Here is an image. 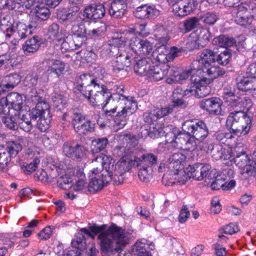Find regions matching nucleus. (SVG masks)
<instances>
[{
  "mask_svg": "<svg viewBox=\"0 0 256 256\" xmlns=\"http://www.w3.org/2000/svg\"><path fill=\"white\" fill-rule=\"evenodd\" d=\"M242 108L230 110L226 119V126L232 130L235 134L244 136L249 132L252 122L251 117L242 110Z\"/></svg>",
  "mask_w": 256,
  "mask_h": 256,
  "instance_id": "20e7f679",
  "label": "nucleus"
},
{
  "mask_svg": "<svg viewBox=\"0 0 256 256\" xmlns=\"http://www.w3.org/2000/svg\"><path fill=\"white\" fill-rule=\"evenodd\" d=\"M48 73L54 74L57 78H59L64 70V64L58 60H49L47 62Z\"/></svg>",
  "mask_w": 256,
  "mask_h": 256,
  "instance_id": "f704fd0d",
  "label": "nucleus"
},
{
  "mask_svg": "<svg viewBox=\"0 0 256 256\" xmlns=\"http://www.w3.org/2000/svg\"><path fill=\"white\" fill-rule=\"evenodd\" d=\"M106 10L102 4H94L85 8L84 16L89 19L102 18L105 14Z\"/></svg>",
  "mask_w": 256,
  "mask_h": 256,
  "instance_id": "a878e982",
  "label": "nucleus"
},
{
  "mask_svg": "<svg viewBox=\"0 0 256 256\" xmlns=\"http://www.w3.org/2000/svg\"><path fill=\"white\" fill-rule=\"evenodd\" d=\"M130 116L124 110H117L114 116H115L114 118V122L117 126H118L119 128H124L127 122V116Z\"/></svg>",
  "mask_w": 256,
  "mask_h": 256,
  "instance_id": "49530a36",
  "label": "nucleus"
},
{
  "mask_svg": "<svg viewBox=\"0 0 256 256\" xmlns=\"http://www.w3.org/2000/svg\"><path fill=\"white\" fill-rule=\"evenodd\" d=\"M134 16L140 19L154 18L160 14V11L154 6L142 5L134 12Z\"/></svg>",
  "mask_w": 256,
  "mask_h": 256,
  "instance_id": "5701e85b",
  "label": "nucleus"
},
{
  "mask_svg": "<svg viewBox=\"0 0 256 256\" xmlns=\"http://www.w3.org/2000/svg\"><path fill=\"white\" fill-rule=\"evenodd\" d=\"M6 102L11 108L12 112H14V115L18 113L24 112L22 110V96L18 92H11L7 95L6 98H2V102Z\"/></svg>",
  "mask_w": 256,
  "mask_h": 256,
  "instance_id": "412c9836",
  "label": "nucleus"
},
{
  "mask_svg": "<svg viewBox=\"0 0 256 256\" xmlns=\"http://www.w3.org/2000/svg\"><path fill=\"white\" fill-rule=\"evenodd\" d=\"M88 150L76 141L65 142L62 146V152L73 160L80 161L84 158Z\"/></svg>",
  "mask_w": 256,
  "mask_h": 256,
  "instance_id": "9b49d317",
  "label": "nucleus"
},
{
  "mask_svg": "<svg viewBox=\"0 0 256 256\" xmlns=\"http://www.w3.org/2000/svg\"><path fill=\"white\" fill-rule=\"evenodd\" d=\"M232 14L236 23L246 26L252 22L250 16L255 17L256 20V4L252 2L248 5L241 4L232 8Z\"/></svg>",
  "mask_w": 256,
  "mask_h": 256,
  "instance_id": "1a4fd4ad",
  "label": "nucleus"
},
{
  "mask_svg": "<svg viewBox=\"0 0 256 256\" xmlns=\"http://www.w3.org/2000/svg\"><path fill=\"white\" fill-rule=\"evenodd\" d=\"M210 34L209 29L204 28H197L190 35V38L192 39V42H195L194 46L195 48L196 45L198 46H206L210 41Z\"/></svg>",
  "mask_w": 256,
  "mask_h": 256,
  "instance_id": "aec40b11",
  "label": "nucleus"
},
{
  "mask_svg": "<svg viewBox=\"0 0 256 256\" xmlns=\"http://www.w3.org/2000/svg\"><path fill=\"white\" fill-rule=\"evenodd\" d=\"M34 12L36 17L42 20H46L50 16V10L43 4H36Z\"/></svg>",
  "mask_w": 256,
  "mask_h": 256,
  "instance_id": "a18cd8bd",
  "label": "nucleus"
},
{
  "mask_svg": "<svg viewBox=\"0 0 256 256\" xmlns=\"http://www.w3.org/2000/svg\"><path fill=\"white\" fill-rule=\"evenodd\" d=\"M81 92L93 106L103 104L102 108L105 113L106 112L108 101L112 99L113 94H111L106 86L100 84L98 80L94 79L91 84L82 90Z\"/></svg>",
  "mask_w": 256,
  "mask_h": 256,
  "instance_id": "7ed1b4c3",
  "label": "nucleus"
},
{
  "mask_svg": "<svg viewBox=\"0 0 256 256\" xmlns=\"http://www.w3.org/2000/svg\"><path fill=\"white\" fill-rule=\"evenodd\" d=\"M186 160L184 154L180 153H174L169 158V168H173L175 170H180L183 168V163Z\"/></svg>",
  "mask_w": 256,
  "mask_h": 256,
  "instance_id": "e433bc0d",
  "label": "nucleus"
},
{
  "mask_svg": "<svg viewBox=\"0 0 256 256\" xmlns=\"http://www.w3.org/2000/svg\"><path fill=\"white\" fill-rule=\"evenodd\" d=\"M94 79L90 74H84L80 75L77 80L79 86L84 89L86 86L91 84L94 82Z\"/></svg>",
  "mask_w": 256,
  "mask_h": 256,
  "instance_id": "13d9d810",
  "label": "nucleus"
},
{
  "mask_svg": "<svg viewBox=\"0 0 256 256\" xmlns=\"http://www.w3.org/2000/svg\"><path fill=\"white\" fill-rule=\"evenodd\" d=\"M106 226L104 224L100 226H93L90 227V230L89 232L86 228H82L81 229L80 231L84 232V234H86L88 236L92 238V239L94 238V236L98 234L99 235L102 232H104V230L106 228Z\"/></svg>",
  "mask_w": 256,
  "mask_h": 256,
  "instance_id": "5fc2aeb1",
  "label": "nucleus"
},
{
  "mask_svg": "<svg viewBox=\"0 0 256 256\" xmlns=\"http://www.w3.org/2000/svg\"><path fill=\"white\" fill-rule=\"evenodd\" d=\"M215 62L216 55L214 52L210 49H204L200 53L199 59L192 63V66L197 70L198 68H200L199 64H201L202 68H209Z\"/></svg>",
  "mask_w": 256,
  "mask_h": 256,
  "instance_id": "6ab92c4d",
  "label": "nucleus"
},
{
  "mask_svg": "<svg viewBox=\"0 0 256 256\" xmlns=\"http://www.w3.org/2000/svg\"><path fill=\"white\" fill-rule=\"evenodd\" d=\"M16 116L14 114H12V112L10 113V115L7 114V116L2 118V122L5 124V126L10 130H16L18 128V125L16 122Z\"/></svg>",
  "mask_w": 256,
  "mask_h": 256,
  "instance_id": "603ef678",
  "label": "nucleus"
},
{
  "mask_svg": "<svg viewBox=\"0 0 256 256\" xmlns=\"http://www.w3.org/2000/svg\"><path fill=\"white\" fill-rule=\"evenodd\" d=\"M143 118L144 122L146 123L144 125L148 126L154 124V122L158 119L156 110L145 112L143 114Z\"/></svg>",
  "mask_w": 256,
  "mask_h": 256,
  "instance_id": "4d7b16f0",
  "label": "nucleus"
},
{
  "mask_svg": "<svg viewBox=\"0 0 256 256\" xmlns=\"http://www.w3.org/2000/svg\"><path fill=\"white\" fill-rule=\"evenodd\" d=\"M212 44L218 45L220 47H230L236 46V40L233 38L224 35H220L213 39Z\"/></svg>",
  "mask_w": 256,
  "mask_h": 256,
  "instance_id": "4c0bfd02",
  "label": "nucleus"
},
{
  "mask_svg": "<svg viewBox=\"0 0 256 256\" xmlns=\"http://www.w3.org/2000/svg\"><path fill=\"white\" fill-rule=\"evenodd\" d=\"M105 25L102 23L92 22H88L87 38H96L100 36L106 31Z\"/></svg>",
  "mask_w": 256,
  "mask_h": 256,
  "instance_id": "c756f323",
  "label": "nucleus"
},
{
  "mask_svg": "<svg viewBox=\"0 0 256 256\" xmlns=\"http://www.w3.org/2000/svg\"><path fill=\"white\" fill-rule=\"evenodd\" d=\"M127 41L126 38L124 34L117 35L114 36L109 40L108 47L106 50H104L102 54L104 52H108L109 56L116 54L118 52V48L124 47Z\"/></svg>",
  "mask_w": 256,
  "mask_h": 256,
  "instance_id": "bb28decb",
  "label": "nucleus"
},
{
  "mask_svg": "<svg viewBox=\"0 0 256 256\" xmlns=\"http://www.w3.org/2000/svg\"><path fill=\"white\" fill-rule=\"evenodd\" d=\"M108 144V139L102 138L95 139L92 141V150L94 153H97L104 150Z\"/></svg>",
  "mask_w": 256,
  "mask_h": 256,
  "instance_id": "864d4df0",
  "label": "nucleus"
},
{
  "mask_svg": "<svg viewBox=\"0 0 256 256\" xmlns=\"http://www.w3.org/2000/svg\"><path fill=\"white\" fill-rule=\"evenodd\" d=\"M139 169L138 177L142 182H146L151 178V171L148 168L144 167H137Z\"/></svg>",
  "mask_w": 256,
  "mask_h": 256,
  "instance_id": "338daca9",
  "label": "nucleus"
},
{
  "mask_svg": "<svg viewBox=\"0 0 256 256\" xmlns=\"http://www.w3.org/2000/svg\"><path fill=\"white\" fill-rule=\"evenodd\" d=\"M222 97L225 100V102H229L232 108H246L252 105V101L248 97L238 98L236 96L237 98H236L234 88L230 86H227L224 88Z\"/></svg>",
  "mask_w": 256,
  "mask_h": 256,
  "instance_id": "ddd939ff",
  "label": "nucleus"
},
{
  "mask_svg": "<svg viewBox=\"0 0 256 256\" xmlns=\"http://www.w3.org/2000/svg\"><path fill=\"white\" fill-rule=\"evenodd\" d=\"M129 46L131 50L138 55L144 56L148 55L152 50V44L146 39L133 37L130 39Z\"/></svg>",
  "mask_w": 256,
  "mask_h": 256,
  "instance_id": "dca6fc26",
  "label": "nucleus"
},
{
  "mask_svg": "<svg viewBox=\"0 0 256 256\" xmlns=\"http://www.w3.org/2000/svg\"><path fill=\"white\" fill-rule=\"evenodd\" d=\"M40 162L38 157H34L30 162H20V166L26 174H30L35 171Z\"/></svg>",
  "mask_w": 256,
  "mask_h": 256,
  "instance_id": "ea45409f",
  "label": "nucleus"
},
{
  "mask_svg": "<svg viewBox=\"0 0 256 256\" xmlns=\"http://www.w3.org/2000/svg\"><path fill=\"white\" fill-rule=\"evenodd\" d=\"M31 100L36 104V107L32 110L31 117L34 120L39 118L36 127L40 132H44L48 129L51 121L50 106L38 95L32 96Z\"/></svg>",
  "mask_w": 256,
  "mask_h": 256,
  "instance_id": "423d86ee",
  "label": "nucleus"
},
{
  "mask_svg": "<svg viewBox=\"0 0 256 256\" xmlns=\"http://www.w3.org/2000/svg\"><path fill=\"white\" fill-rule=\"evenodd\" d=\"M170 75L174 78L176 82L181 83L183 80L187 79L191 74H192V78H194L193 74H196V70H194L192 65L190 70L180 72L178 70L170 68Z\"/></svg>",
  "mask_w": 256,
  "mask_h": 256,
  "instance_id": "72a5a7b5",
  "label": "nucleus"
},
{
  "mask_svg": "<svg viewBox=\"0 0 256 256\" xmlns=\"http://www.w3.org/2000/svg\"><path fill=\"white\" fill-rule=\"evenodd\" d=\"M225 74V72L220 68L212 66L209 68L204 67L202 68H198L196 74H201L192 80L194 82H204L206 84H210L214 79L220 76H222Z\"/></svg>",
  "mask_w": 256,
  "mask_h": 256,
  "instance_id": "4468645a",
  "label": "nucleus"
},
{
  "mask_svg": "<svg viewBox=\"0 0 256 256\" xmlns=\"http://www.w3.org/2000/svg\"><path fill=\"white\" fill-rule=\"evenodd\" d=\"M72 125L76 132L79 134L90 132L94 131V124L86 119L84 114L78 112L74 114Z\"/></svg>",
  "mask_w": 256,
  "mask_h": 256,
  "instance_id": "2eb2a0df",
  "label": "nucleus"
},
{
  "mask_svg": "<svg viewBox=\"0 0 256 256\" xmlns=\"http://www.w3.org/2000/svg\"><path fill=\"white\" fill-rule=\"evenodd\" d=\"M196 83L195 86L196 98H202L208 96L211 92V88L208 84L204 82L200 83V82H194Z\"/></svg>",
  "mask_w": 256,
  "mask_h": 256,
  "instance_id": "37998d69",
  "label": "nucleus"
},
{
  "mask_svg": "<svg viewBox=\"0 0 256 256\" xmlns=\"http://www.w3.org/2000/svg\"><path fill=\"white\" fill-rule=\"evenodd\" d=\"M58 186L64 190H68L72 186V180L67 175L60 176L58 181Z\"/></svg>",
  "mask_w": 256,
  "mask_h": 256,
  "instance_id": "69168bd1",
  "label": "nucleus"
},
{
  "mask_svg": "<svg viewBox=\"0 0 256 256\" xmlns=\"http://www.w3.org/2000/svg\"><path fill=\"white\" fill-rule=\"evenodd\" d=\"M156 36L158 41L156 44V45H157V60L160 62L165 63L167 62L168 52V49L166 46V44L170 39L168 31L163 27L160 28L156 32Z\"/></svg>",
  "mask_w": 256,
  "mask_h": 256,
  "instance_id": "9d476101",
  "label": "nucleus"
},
{
  "mask_svg": "<svg viewBox=\"0 0 256 256\" xmlns=\"http://www.w3.org/2000/svg\"><path fill=\"white\" fill-rule=\"evenodd\" d=\"M236 84L239 90L245 92L252 90L255 86L253 80L249 77H244L240 80L237 79Z\"/></svg>",
  "mask_w": 256,
  "mask_h": 256,
  "instance_id": "de8ad7c7",
  "label": "nucleus"
},
{
  "mask_svg": "<svg viewBox=\"0 0 256 256\" xmlns=\"http://www.w3.org/2000/svg\"><path fill=\"white\" fill-rule=\"evenodd\" d=\"M196 8L194 0H180L172 4L174 14L178 16L190 14Z\"/></svg>",
  "mask_w": 256,
  "mask_h": 256,
  "instance_id": "a211bd4d",
  "label": "nucleus"
},
{
  "mask_svg": "<svg viewBox=\"0 0 256 256\" xmlns=\"http://www.w3.org/2000/svg\"><path fill=\"white\" fill-rule=\"evenodd\" d=\"M236 186V182L234 180H230L228 183L225 182L222 177L217 174L214 176V180L211 184L212 190H218L222 188L223 190H228Z\"/></svg>",
  "mask_w": 256,
  "mask_h": 256,
  "instance_id": "2f4dec72",
  "label": "nucleus"
},
{
  "mask_svg": "<svg viewBox=\"0 0 256 256\" xmlns=\"http://www.w3.org/2000/svg\"><path fill=\"white\" fill-rule=\"evenodd\" d=\"M134 230H126L116 224H112L98 236L100 242L101 250L106 254L118 252L129 244L130 235Z\"/></svg>",
  "mask_w": 256,
  "mask_h": 256,
  "instance_id": "f03ea898",
  "label": "nucleus"
},
{
  "mask_svg": "<svg viewBox=\"0 0 256 256\" xmlns=\"http://www.w3.org/2000/svg\"><path fill=\"white\" fill-rule=\"evenodd\" d=\"M40 46V42L36 37L27 40L22 46V50L24 54L30 55L36 52Z\"/></svg>",
  "mask_w": 256,
  "mask_h": 256,
  "instance_id": "58836bf2",
  "label": "nucleus"
},
{
  "mask_svg": "<svg viewBox=\"0 0 256 256\" xmlns=\"http://www.w3.org/2000/svg\"><path fill=\"white\" fill-rule=\"evenodd\" d=\"M47 36L48 38L52 40H56L60 42L62 40L63 36L60 30V26L58 24L53 23L48 26Z\"/></svg>",
  "mask_w": 256,
  "mask_h": 256,
  "instance_id": "a19ab883",
  "label": "nucleus"
},
{
  "mask_svg": "<svg viewBox=\"0 0 256 256\" xmlns=\"http://www.w3.org/2000/svg\"><path fill=\"white\" fill-rule=\"evenodd\" d=\"M230 58V53L228 50H226L217 56H216V62L219 64L226 66L229 62Z\"/></svg>",
  "mask_w": 256,
  "mask_h": 256,
  "instance_id": "680f3d73",
  "label": "nucleus"
},
{
  "mask_svg": "<svg viewBox=\"0 0 256 256\" xmlns=\"http://www.w3.org/2000/svg\"><path fill=\"white\" fill-rule=\"evenodd\" d=\"M196 91L195 85L193 86H190L187 88L183 90L182 89H180L179 88H177L173 92V97L175 98V95L177 94H180L182 96H184L188 97L190 96H194L196 97V94L194 92Z\"/></svg>",
  "mask_w": 256,
  "mask_h": 256,
  "instance_id": "0e129e2a",
  "label": "nucleus"
},
{
  "mask_svg": "<svg viewBox=\"0 0 256 256\" xmlns=\"http://www.w3.org/2000/svg\"><path fill=\"white\" fill-rule=\"evenodd\" d=\"M142 136H149L152 138H158L162 132V129L155 123L150 125H144L140 128Z\"/></svg>",
  "mask_w": 256,
  "mask_h": 256,
  "instance_id": "7c9ffc66",
  "label": "nucleus"
},
{
  "mask_svg": "<svg viewBox=\"0 0 256 256\" xmlns=\"http://www.w3.org/2000/svg\"><path fill=\"white\" fill-rule=\"evenodd\" d=\"M200 107L210 114L219 115L221 114V102L219 98L213 97L202 100L200 102Z\"/></svg>",
  "mask_w": 256,
  "mask_h": 256,
  "instance_id": "4be33fe9",
  "label": "nucleus"
},
{
  "mask_svg": "<svg viewBox=\"0 0 256 256\" xmlns=\"http://www.w3.org/2000/svg\"><path fill=\"white\" fill-rule=\"evenodd\" d=\"M198 148H199L201 150L204 151L207 153L210 152L213 154L214 155H216L215 152H216V149H214V145L213 143L209 140L206 141L202 140V142H198ZM220 154L218 152L216 154V157H219Z\"/></svg>",
  "mask_w": 256,
  "mask_h": 256,
  "instance_id": "3c124183",
  "label": "nucleus"
},
{
  "mask_svg": "<svg viewBox=\"0 0 256 256\" xmlns=\"http://www.w3.org/2000/svg\"><path fill=\"white\" fill-rule=\"evenodd\" d=\"M201 19L206 24H214L218 18L214 12H208L201 16Z\"/></svg>",
  "mask_w": 256,
  "mask_h": 256,
  "instance_id": "774afa93",
  "label": "nucleus"
},
{
  "mask_svg": "<svg viewBox=\"0 0 256 256\" xmlns=\"http://www.w3.org/2000/svg\"><path fill=\"white\" fill-rule=\"evenodd\" d=\"M106 114L114 116L117 110H124L130 115L134 113L137 109V103L134 97H126L119 93L113 94L112 99L108 101Z\"/></svg>",
  "mask_w": 256,
  "mask_h": 256,
  "instance_id": "0eeeda50",
  "label": "nucleus"
},
{
  "mask_svg": "<svg viewBox=\"0 0 256 256\" xmlns=\"http://www.w3.org/2000/svg\"><path fill=\"white\" fill-rule=\"evenodd\" d=\"M150 66L146 58H141L136 62L134 65V72L140 76H146Z\"/></svg>",
  "mask_w": 256,
  "mask_h": 256,
  "instance_id": "79ce46f5",
  "label": "nucleus"
},
{
  "mask_svg": "<svg viewBox=\"0 0 256 256\" xmlns=\"http://www.w3.org/2000/svg\"><path fill=\"white\" fill-rule=\"evenodd\" d=\"M130 57L127 54H120L116 58V64L114 70L117 72L120 70H127L128 68L131 64Z\"/></svg>",
  "mask_w": 256,
  "mask_h": 256,
  "instance_id": "c9c22d12",
  "label": "nucleus"
},
{
  "mask_svg": "<svg viewBox=\"0 0 256 256\" xmlns=\"http://www.w3.org/2000/svg\"><path fill=\"white\" fill-rule=\"evenodd\" d=\"M94 167L91 170L92 178L88 186V190L96 192L100 190L110 182L114 185H118L124 182L122 174L118 173V162L114 164V160L108 156H96L92 162Z\"/></svg>",
  "mask_w": 256,
  "mask_h": 256,
  "instance_id": "f257e3e1",
  "label": "nucleus"
},
{
  "mask_svg": "<svg viewBox=\"0 0 256 256\" xmlns=\"http://www.w3.org/2000/svg\"><path fill=\"white\" fill-rule=\"evenodd\" d=\"M30 115V114L26 111L20 112L16 115L20 119L18 122L20 128L26 132H30L33 127Z\"/></svg>",
  "mask_w": 256,
  "mask_h": 256,
  "instance_id": "473e14b6",
  "label": "nucleus"
},
{
  "mask_svg": "<svg viewBox=\"0 0 256 256\" xmlns=\"http://www.w3.org/2000/svg\"><path fill=\"white\" fill-rule=\"evenodd\" d=\"M6 149L8 152L10 156L12 157L16 156L22 150V146L17 142L12 141L7 144V148Z\"/></svg>",
  "mask_w": 256,
  "mask_h": 256,
  "instance_id": "6e6d98bb",
  "label": "nucleus"
},
{
  "mask_svg": "<svg viewBox=\"0 0 256 256\" xmlns=\"http://www.w3.org/2000/svg\"><path fill=\"white\" fill-rule=\"evenodd\" d=\"M170 72L167 65L150 66L147 72V78L150 81H158L166 76Z\"/></svg>",
  "mask_w": 256,
  "mask_h": 256,
  "instance_id": "b1692460",
  "label": "nucleus"
},
{
  "mask_svg": "<svg viewBox=\"0 0 256 256\" xmlns=\"http://www.w3.org/2000/svg\"><path fill=\"white\" fill-rule=\"evenodd\" d=\"M87 28L88 23L86 24L82 23L78 24V23L73 25L71 28L72 36L87 38Z\"/></svg>",
  "mask_w": 256,
  "mask_h": 256,
  "instance_id": "8fccbe9b",
  "label": "nucleus"
},
{
  "mask_svg": "<svg viewBox=\"0 0 256 256\" xmlns=\"http://www.w3.org/2000/svg\"><path fill=\"white\" fill-rule=\"evenodd\" d=\"M158 164V156L152 153L142 154L140 157L136 156L134 160H130L128 156H123L118 162V173L122 174L130 170L132 166L136 167L148 168L151 172Z\"/></svg>",
  "mask_w": 256,
  "mask_h": 256,
  "instance_id": "39448f33",
  "label": "nucleus"
},
{
  "mask_svg": "<svg viewBox=\"0 0 256 256\" xmlns=\"http://www.w3.org/2000/svg\"><path fill=\"white\" fill-rule=\"evenodd\" d=\"M166 136L173 137L172 140L168 139L167 141L170 140V142L176 143L178 148L184 150L188 136L174 128H172V132L167 134Z\"/></svg>",
  "mask_w": 256,
  "mask_h": 256,
  "instance_id": "cd10ccee",
  "label": "nucleus"
},
{
  "mask_svg": "<svg viewBox=\"0 0 256 256\" xmlns=\"http://www.w3.org/2000/svg\"><path fill=\"white\" fill-rule=\"evenodd\" d=\"M210 168V166L208 164L197 163L189 166L187 169L193 178L201 180L207 176Z\"/></svg>",
  "mask_w": 256,
  "mask_h": 256,
  "instance_id": "393cba45",
  "label": "nucleus"
},
{
  "mask_svg": "<svg viewBox=\"0 0 256 256\" xmlns=\"http://www.w3.org/2000/svg\"><path fill=\"white\" fill-rule=\"evenodd\" d=\"M72 37L70 36H66L61 44V50L62 52L74 50L76 47L72 41Z\"/></svg>",
  "mask_w": 256,
  "mask_h": 256,
  "instance_id": "e2e57ef3",
  "label": "nucleus"
},
{
  "mask_svg": "<svg viewBox=\"0 0 256 256\" xmlns=\"http://www.w3.org/2000/svg\"><path fill=\"white\" fill-rule=\"evenodd\" d=\"M52 101L56 107H64L67 102V98L61 93L54 92L52 96Z\"/></svg>",
  "mask_w": 256,
  "mask_h": 256,
  "instance_id": "052dcab7",
  "label": "nucleus"
},
{
  "mask_svg": "<svg viewBox=\"0 0 256 256\" xmlns=\"http://www.w3.org/2000/svg\"><path fill=\"white\" fill-rule=\"evenodd\" d=\"M10 156L6 149L0 148V172H6L10 162Z\"/></svg>",
  "mask_w": 256,
  "mask_h": 256,
  "instance_id": "09e8293b",
  "label": "nucleus"
},
{
  "mask_svg": "<svg viewBox=\"0 0 256 256\" xmlns=\"http://www.w3.org/2000/svg\"><path fill=\"white\" fill-rule=\"evenodd\" d=\"M79 10L80 8L78 6H74L68 10H64L59 12L58 14V16L64 25L66 26L71 25L72 26L73 25L80 22V17Z\"/></svg>",
  "mask_w": 256,
  "mask_h": 256,
  "instance_id": "f3484780",
  "label": "nucleus"
},
{
  "mask_svg": "<svg viewBox=\"0 0 256 256\" xmlns=\"http://www.w3.org/2000/svg\"><path fill=\"white\" fill-rule=\"evenodd\" d=\"M145 240H138L133 246L132 250L133 254L136 256L145 255L146 254H150L148 250V244L146 242Z\"/></svg>",
  "mask_w": 256,
  "mask_h": 256,
  "instance_id": "c03bdc74",
  "label": "nucleus"
},
{
  "mask_svg": "<svg viewBox=\"0 0 256 256\" xmlns=\"http://www.w3.org/2000/svg\"><path fill=\"white\" fill-rule=\"evenodd\" d=\"M182 129L187 135L195 138L198 142L204 140L209 134L206 124L198 120L184 121L182 125Z\"/></svg>",
  "mask_w": 256,
  "mask_h": 256,
  "instance_id": "6e6552de",
  "label": "nucleus"
},
{
  "mask_svg": "<svg viewBox=\"0 0 256 256\" xmlns=\"http://www.w3.org/2000/svg\"><path fill=\"white\" fill-rule=\"evenodd\" d=\"M127 5L123 0H114L108 10L110 14L116 18H122L126 13Z\"/></svg>",
  "mask_w": 256,
  "mask_h": 256,
  "instance_id": "c85d7f7f",
  "label": "nucleus"
},
{
  "mask_svg": "<svg viewBox=\"0 0 256 256\" xmlns=\"http://www.w3.org/2000/svg\"><path fill=\"white\" fill-rule=\"evenodd\" d=\"M234 162L241 170V174L253 176H256V162L250 160L245 152L238 153L234 158Z\"/></svg>",
  "mask_w": 256,
  "mask_h": 256,
  "instance_id": "f8f14e48",
  "label": "nucleus"
},
{
  "mask_svg": "<svg viewBox=\"0 0 256 256\" xmlns=\"http://www.w3.org/2000/svg\"><path fill=\"white\" fill-rule=\"evenodd\" d=\"M16 33H17L21 39L25 38L31 32L30 30L27 26L22 22L16 24Z\"/></svg>",
  "mask_w": 256,
  "mask_h": 256,
  "instance_id": "bf43d9fd",
  "label": "nucleus"
}]
</instances>
